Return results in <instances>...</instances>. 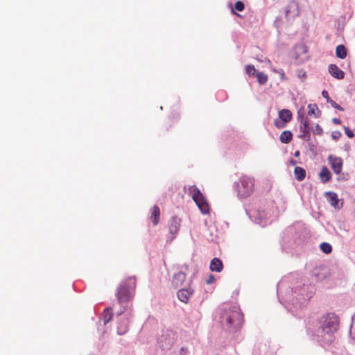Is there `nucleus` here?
Masks as SVG:
<instances>
[{"label": "nucleus", "mask_w": 355, "mask_h": 355, "mask_svg": "<svg viewBox=\"0 0 355 355\" xmlns=\"http://www.w3.org/2000/svg\"><path fill=\"white\" fill-rule=\"evenodd\" d=\"M193 294V290L191 288H187V289H180L177 293V296L178 299L185 303L187 304L191 298V297Z\"/></svg>", "instance_id": "9"}, {"label": "nucleus", "mask_w": 355, "mask_h": 355, "mask_svg": "<svg viewBox=\"0 0 355 355\" xmlns=\"http://www.w3.org/2000/svg\"><path fill=\"white\" fill-rule=\"evenodd\" d=\"M294 175L297 180L302 181L306 177V171L302 167L295 166Z\"/></svg>", "instance_id": "17"}, {"label": "nucleus", "mask_w": 355, "mask_h": 355, "mask_svg": "<svg viewBox=\"0 0 355 355\" xmlns=\"http://www.w3.org/2000/svg\"><path fill=\"white\" fill-rule=\"evenodd\" d=\"M293 138V134L289 130L283 131L279 137V139L283 144H288Z\"/></svg>", "instance_id": "20"}, {"label": "nucleus", "mask_w": 355, "mask_h": 355, "mask_svg": "<svg viewBox=\"0 0 355 355\" xmlns=\"http://www.w3.org/2000/svg\"><path fill=\"white\" fill-rule=\"evenodd\" d=\"M257 81L260 85H264L268 81V76L263 72H257L255 74Z\"/></svg>", "instance_id": "23"}, {"label": "nucleus", "mask_w": 355, "mask_h": 355, "mask_svg": "<svg viewBox=\"0 0 355 355\" xmlns=\"http://www.w3.org/2000/svg\"><path fill=\"white\" fill-rule=\"evenodd\" d=\"M186 279V274L184 272H179L174 275L172 279V285L175 288L181 287Z\"/></svg>", "instance_id": "12"}, {"label": "nucleus", "mask_w": 355, "mask_h": 355, "mask_svg": "<svg viewBox=\"0 0 355 355\" xmlns=\"http://www.w3.org/2000/svg\"><path fill=\"white\" fill-rule=\"evenodd\" d=\"M319 177L322 182L326 183L331 180V174L327 167L323 166L319 173Z\"/></svg>", "instance_id": "16"}, {"label": "nucleus", "mask_w": 355, "mask_h": 355, "mask_svg": "<svg viewBox=\"0 0 355 355\" xmlns=\"http://www.w3.org/2000/svg\"><path fill=\"white\" fill-rule=\"evenodd\" d=\"M189 193L192 196V198L196 202V205L203 214L209 213V206L206 201L203 194L199 189L196 186H191L189 188Z\"/></svg>", "instance_id": "3"}, {"label": "nucleus", "mask_w": 355, "mask_h": 355, "mask_svg": "<svg viewBox=\"0 0 355 355\" xmlns=\"http://www.w3.org/2000/svg\"><path fill=\"white\" fill-rule=\"evenodd\" d=\"M214 276L213 275H209L208 279L206 280V283L207 284H210L214 282Z\"/></svg>", "instance_id": "36"}, {"label": "nucleus", "mask_w": 355, "mask_h": 355, "mask_svg": "<svg viewBox=\"0 0 355 355\" xmlns=\"http://www.w3.org/2000/svg\"><path fill=\"white\" fill-rule=\"evenodd\" d=\"M345 132L349 138H353L354 137V132L349 130L347 127H344Z\"/></svg>", "instance_id": "30"}, {"label": "nucleus", "mask_w": 355, "mask_h": 355, "mask_svg": "<svg viewBox=\"0 0 355 355\" xmlns=\"http://www.w3.org/2000/svg\"><path fill=\"white\" fill-rule=\"evenodd\" d=\"M112 318V312L111 309H106L103 312V323L106 324Z\"/></svg>", "instance_id": "25"}, {"label": "nucleus", "mask_w": 355, "mask_h": 355, "mask_svg": "<svg viewBox=\"0 0 355 355\" xmlns=\"http://www.w3.org/2000/svg\"><path fill=\"white\" fill-rule=\"evenodd\" d=\"M285 13H286V16L287 17H295V16L298 15V14H299L298 3L296 1H290L286 6Z\"/></svg>", "instance_id": "8"}, {"label": "nucleus", "mask_w": 355, "mask_h": 355, "mask_svg": "<svg viewBox=\"0 0 355 355\" xmlns=\"http://www.w3.org/2000/svg\"><path fill=\"white\" fill-rule=\"evenodd\" d=\"M326 196L329 203L331 206L336 207L338 204V198L337 194L334 192H327Z\"/></svg>", "instance_id": "19"}, {"label": "nucleus", "mask_w": 355, "mask_h": 355, "mask_svg": "<svg viewBox=\"0 0 355 355\" xmlns=\"http://www.w3.org/2000/svg\"><path fill=\"white\" fill-rule=\"evenodd\" d=\"M128 330V325L127 320L121 322L117 327L118 334L120 335L124 334Z\"/></svg>", "instance_id": "24"}, {"label": "nucleus", "mask_w": 355, "mask_h": 355, "mask_svg": "<svg viewBox=\"0 0 355 355\" xmlns=\"http://www.w3.org/2000/svg\"><path fill=\"white\" fill-rule=\"evenodd\" d=\"M234 8L237 11L241 12V11H243L244 10L245 5H244V3L242 1H238L234 4Z\"/></svg>", "instance_id": "28"}, {"label": "nucleus", "mask_w": 355, "mask_h": 355, "mask_svg": "<svg viewBox=\"0 0 355 355\" xmlns=\"http://www.w3.org/2000/svg\"><path fill=\"white\" fill-rule=\"evenodd\" d=\"M321 112L318 109L316 104H309L308 105V114L311 116L313 115L315 118L320 115Z\"/></svg>", "instance_id": "21"}, {"label": "nucleus", "mask_w": 355, "mask_h": 355, "mask_svg": "<svg viewBox=\"0 0 355 355\" xmlns=\"http://www.w3.org/2000/svg\"><path fill=\"white\" fill-rule=\"evenodd\" d=\"M341 136L340 131H334L331 132V137L334 140H337Z\"/></svg>", "instance_id": "32"}, {"label": "nucleus", "mask_w": 355, "mask_h": 355, "mask_svg": "<svg viewBox=\"0 0 355 355\" xmlns=\"http://www.w3.org/2000/svg\"><path fill=\"white\" fill-rule=\"evenodd\" d=\"M300 151H299V150H296V151L295 152V153H294V156H295V157H299V156H300Z\"/></svg>", "instance_id": "39"}, {"label": "nucleus", "mask_w": 355, "mask_h": 355, "mask_svg": "<svg viewBox=\"0 0 355 355\" xmlns=\"http://www.w3.org/2000/svg\"><path fill=\"white\" fill-rule=\"evenodd\" d=\"M331 169L336 174H340L342 171L343 162L341 157L330 155L327 158Z\"/></svg>", "instance_id": "7"}, {"label": "nucleus", "mask_w": 355, "mask_h": 355, "mask_svg": "<svg viewBox=\"0 0 355 355\" xmlns=\"http://www.w3.org/2000/svg\"><path fill=\"white\" fill-rule=\"evenodd\" d=\"M329 103L331 104V105L333 107H334V108H336V109H337V110H343V107H342L340 105H339L338 104H337V103H336L335 101H334L333 100H330Z\"/></svg>", "instance_id": "31"}, {"label": "nucleus", "mask_w": 355, "mask_h": 355, "mask_svg": "<svg viewBox=\"0 0 355 355\" xmlns=\"http://www.w3.org/2000/svg\"><path fill=\"white\" fill-rule=\"evenodd\" d=\"M297 76L302 80L306 78V73L302 70L298 71Z\"/></svg>", "instance_id": "33"}, {"label": "nucleus", "mask_w": 355, "mask_h": 355, "mask_svg": "<svg viewBox=\"0 0 355 355\" xmlns=\"http://www.w3.org/2000/svg\"><path fill=\"white\" fill-rule=\"evenodd\" d=\"M336 55L340 59L345 58L347 56V49L345 46L343 44L337 46L336 49Z\"/></svg>", "instance_id": "22"}, {"label": "nucleus", "mask_w": 355, "mask_h": 355, "mask_svg": "<svg viewBox=\"0 0 355 355\" xmlns=\"http://www.w3.org/2000/svg\"><path fill=\"white\" fill-rule=\"evenodd\" d=\"M210 270L213 272H220L223 269V264L222 261L218 258H214L209 265Z\"/></svg>", "instance_id": "14"}, {"label": "nucleus", "mask_w": 355, "mask_h": 355, "mask_svg": "<svg viewBox=\"0 0 355 355\" xmlns=\"http://www.w3.org/2000/svg\"><path fill=\"white\" fill-rule=\"evenodd\" d=\"M180 226V220L177 218H172L169 223V232L172 235V239H174L178 233Z\"/></svg>", "instance_id": "13"}, {"label": "nucleus", "mask_w": 355, "mask_h": 355, "mask_svg": "<svg viewBox=\"0 0 355 355\" xmlns=\"http://www.w3.org/2000/svg\"><path fill=\"white\" fill-rule=\"evenodd\" d=\"M292 112L288 109H283L279 112V118L283 121L280 122L278 119L275 121V125L277 128H282L285 124L289 122L292 119Z\"/></svg>", "instance_id": "6"}, {"label": "nucleus", "mask_w": 355, "mask_h": 355, "mask_svg": "<svg viewBox=\"0 0 355 355\" xmlns=\"http://www.w3.org/2000/svg\"><path fill=\"white\" fill-rule=\"evenodd\" d=\"M136 287V279L135 277H128L123 282L118 291L117 299L120 303L130 301L134 296V291Z\"/></svg>", "instance_id": "2"}, {"label": "nucleus", "mask_w": 355, "mask_h": 355, "mask_svg": "<svg viewBox=\"0 0 355 355\" xmlns=\"http://www.w3.org/2000/svg\"><path fill=\"white\" fill-rule=\"evenodd\" d=\"M300 138L306 141L311 139V128L309 126V119L307 117H301L300 119Z\"/></svg>", "instance_id": "5"}, {"label": "nucleus", "mask_w": 355, "mask_h": 355, "mask_svg": "<svg viewBox=\"0 0 355 355\" xmlns=\"http://www.w3.org/2000/svg\"><path fill=\"white\" fill-rule=\"evenodd\" d=\"M160 210L158 206L155 205L150 211V220L154 225H157L159 222Z\"/></svg>", "instance_id": "15"}, {"label": "nucleus", "mask_w": 355, "mask_h": 355, "mask_svg": "<svg viewBox=\"0 0 355 355\" xmlns=\"http://www.w3.org/2000/svg\"><path fill=\"white\" fill-rule=\"evenodd\" d=\"M332 121L334 124H336V125H340L341 123V120L338 118H334L332 119Z\"/></svg>", "instance_id": "37"}, {"label": "nucleus", "mask_w": 355, "mask_h": 355, "mask_svg": "<svg viewBox=\"0 0 355 355\" xmlns=\"http://www.w3.org/2000/svg\"><path fill=\"white\" fill-rule=\"evenodd\" d=\"M243 320V314L236 306L225 309L220 315V322L228 328L239 327Z\"/></svg>", "instance_id": "1"}, {"label": "nucleus", "mask_w": 355, "mask_h": 355, "mask_svg": "<svg viewBox=\"0 0 355 355\" xmlns=\"http://www.w3.org/2000/svg\"><path fill=\"white\" fill-rule=\"evenodd\" d=\"M339 323L336 318H331L327 320L324 324V329L329 332H334L338 329Z\"/></svg>", "instance_id": "10"}, {"label": "nucleus", "mask_w": 355, "mask_h": 355, "mask_svg": "<svg viewBox=\"0 0 355 355\" xmlns=\"http://www.w3.org/2000/svg\"><path fill=\"white\" fill-rule=\"evenodd\" d=\"M232 12H233L234 14H236V15H238V16H240L239 14H237L236 12H235L234 10H232Z\"/></svg>", "instance_id": "40"}, {"label": "nucleus", "mask_w": 355, "mask_h": 355, "mask_svg": "<svg viewBox=\"0 0 355 355\" xmlns=\"http://www.w3.org/2000/svg\"><path fill=\"white\" fill-rule=\"evenodd\" d=\"M268 64H269V67H270V70L272 72L279 74V79H280L281 81H286V80H288V78L286 76V73H285L284 71L282 69H275V67H273L272 66V63H271V62L270 60H268Z\"/></svg>", "instance_id": "18"}, {"label": "nucleus", "mask_w": 355, "mask_h": 355, "mask_svg": "<svg viewBox=\"0 0 355 355\" xmlns=\"http://www.w3.org/2000/svg\"><path fill=\"white\" fill-rule=\"evenodd\" d=\"M290 164L292 166H295L297 164V162L295 160H293V159H291L290 160Z\"/></svg>", "instance_id": "38"}, {"label": "nucleus", "mask_w": 355, "mask_h": 355, "mask_svg": "<svg viewBox=\"0 0 355 355\" xmlns=\"http://www.w3.org/2000/svg\"><path fill=\"white\" fill-rule=\"evenodd\" d=\"M350 334L355 338V320L354 319L353 323L351 327Z\"/></svg>", "instance_id": "35"}, {"label": "nucleus", "mask_w": 355, "mask_h": 355, "mask_svg": "<svg viewBox=\"0 0 355 355\" xmlns=\"http://www.w3.org/2000/svg\"><path fill=\"white\" fill-rule=\"evenodd\" d=\"M313 133L316 134V135H322L323 130H322V127L319 124H317L315 125V130L313 131Z\"/></svg>", "instance_id": "29"}, {"label": "nucleus", "mask_w": 355, "mask_h": 355, "mask_svg": "<svg viewBox=\"0 0 355 355\" xmlns=\"http://www.w3.org/2000/svg\"><path fill=\"white\" fill-rule=\"evenodd\" d=\"M329 73L335 78L341 80L344 78L345 73L343 70L340 69L339 67L334 64H331L328 67Z\"/></svg>", "instance_id": "11"}, {"label": "nucleus", "mask_w": 355, "mask_h": 355, "mask_svg": "<svg viewBox=\"0 0 355 355\" xmlns=\"http://www.w3.org/2000/svg\"><path fill=\"white\" fill-rule=\"evenodd\" d=\"M254 190V180L250 177L242 176L237 183L238 195L241 198L250 196Z\"/></svg>", "instance_id": "4"}, {"label": "nucleus", "mask_w": 355, "mask_h": 355, "mask_svg": "<svg viewBox=\"0 0 355 355\" xmlns=\"http://www.w3.org/2000/svg\"><path fill=\"white\" fill-rule=\"evenodd\" d=\"M322 96L327 99V101L329 103L330 100H331L329 96V94H328V92L326 91V90H323L322 92Z\"/></svg>", "instance_id": "34"}, {"label": "nucleus", "mask_w": 355, "mask_h": 355, "mask_svg": "<svg viewBox=\"0 0 355 355\" xmlns=\"http://www.w3.org/2000/svg\"><path fill=\"white\" fill-rule=\"evenodd\" d=\"M320 248L325 254H329L332 251L331 245L326 242L322 243L320 245Z\"/></svg>", "instance_id": "26"}, {"label": "nucleus", "mask_w": 355, "mask_h": 355, "mask_svg": "<svg viewBox=\"0 0 355 355\" xmlns=\"http://www.w3.org/2000/svg\"><path fill=\"white\" fill-rule=\"evenodd\" d=\"M245 72L249 76H254L256 74V69L254 65L248 64L245 67Z\"/></svg>", "instance_id": "27"}]
</instances>
